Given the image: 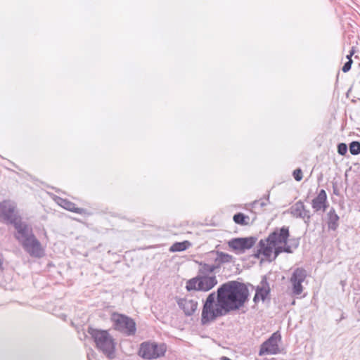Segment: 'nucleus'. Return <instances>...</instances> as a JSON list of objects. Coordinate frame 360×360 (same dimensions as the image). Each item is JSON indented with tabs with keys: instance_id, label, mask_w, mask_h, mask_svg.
Segmentation results:
<instances>
[{
	"instance_id": "obj_1",
	"label": "nucleus",
	"mask_w": 360,
	"mask_h": 360,
	"mask_svg": "<svg viewBox=\"0 0 360 360\" xmlns=\"http://www.w3.org/2000/svg\"><path fill=\"white\" fill-rule=\"evenodd\" d=\"M250 292L244 283L231 281L221 284L217 290L208 295L203 303L201 323L207 325L218 317L237 311L248 301Z\"/></svg>"
},
{
	"instance_id": "obj_2",
	"label": "nucleus",
	"mask_w": 360,
	"mask_h": 360,
	"mask_svg": "<svg viewBox=\"0 0 360 360\" xmlns=\"http://www.w3.org/2000/svg\"><path fill=\"white\" fill-rule=\"evenodd\" d=\"M88 333L99 350L110 359L115 357L116 343L108 330L89 327Z\"/></svg>"
},
{
	"instance_id": "obj_3",
	"label": "nucleus",
	"mask_w": 360,
	"mask_h": 360,
	"mask_svg": "<svg viewBox=\"0 0 360 360\" xmlns=\"http://www.w3.org/2000/svg\"><path fill=\"white\" fill-rule=\"evenodd\" d=\"M113 328L124 335L133 336L136 332V324L134 320L123 314L115 312L111 316Z\"/></svg>"
},
{
	"instance_id": "obj_4",
	"label": "nucleus",
	"mask_w": 360,
	"mask_h": 360,
	"mask_svg": "<svg viewBox=\"0 0 360 360\" xmlns=\"http://www.w3.org/2000/svg\"><path fill=\"white\" fill-rule=\"evenodd\" d=\"M217 277L207 275H197L189 279L186 283L187 291H202L207 292L212 289L217 284Z\"/></svg>"
},
{
	"instance_id": "obj_5",
	"label": "nucleus",
	"mask_w": 360,
	"mask_h": 360,
	"mask_svg": "<svg viewBox=\"0 0 360 360\" xmlns=\"http://www.w3.org/2000/svg\"><path fill=\"white\" fill-rule=\"evenodd\" d=\"M166 351L165 343L146 341L140 345L139 355L144 359L151 360L164 356Z\"/></svg>"
},
{
	"instance_id": "obj_6",
	"label": "nucleus",
	"mask_w": 360,
	"mask_h": 360,
	"mask_svg": "<svg viewBox=\"0 0 360 360\" xmlns=\"http://www.w3.org/2000/svg\"><path fill=\"white\" fill-rule=\"evenodd\" d=\"M20 217L14 201L4 200L0 202V221L12 225Z\"/></svg>"
},
{
	"instance_id": "obj_7",
	"label": "nucleus",
	"mask_w": 360,
	"mask_h": 360,
	"mask_svg": "<svg viewBox=\"0 0 360 360\" xmlns=\"http://www.w3.org/2000/svg\"><path fill=\"white\" fill-rule=\"evenodd\" d=\"M281 340V335L278 331L274 333L260 346L259 356L274 355L281 352L278 342Z\"/></svg>"
},
{
	"instance_id": "obj_8",
	"label": "nucleus",
	"mask_w": 360,
	"mask_h": 360,
	"mask_svg": "<svg viewBox=\"0 0 360 360\" xmlns=\"http://www.w3.org/2000/svg\"><path fill=\"white\" fill-rule=\"evenodd\" d=\"M257 240L256 236L233 238L228 241V245L237 254H243L247 250L252 248Z\"/></svg>"
},
{
	"instance_id": "obj_9",
	"label": "nucleus",
	"mask_w": 360,
	"mask_h": 360,
	"mask_svg": "<svg viewBox=\"0 0 360 360\" xmlns=\"http://www.w3.org/2000/svg\"><path fill=\"white\" fill-rule=\"evenodd\" d=\"M289 237V227L283 226L281 228H276L264 240L266 241L267 245L273 249L274 247L278 244L288 243Z\"/></svg>"
},
{
	"instance_id": "obj_10",
	"label": "nucleus",
	"mask_w": 360,
	"mask_h": 360,
	"mask_svg": "<svg viewBox=\"0 0 360 360\" xmlns=\"http://www.w3.org/2000/svg\"><path fill=\"white\" fill-rule=\"evenodd\" d=\"M20 245L23 250L32 257L41 258L44 255L41 244L34 234L27 240L22 241Z\"/></svg>"
},
{
	"instance_id": "obj_11",
	"label": "nucleus",
	"mask_w": 360,
	"mask_h": 360,
	"mask_svg": "<svg viewBox=\"0 0 360 360\" xmlns=\"http://www.w3.org/2000/svg\"><path fill=\"white\" fill-rule=\"evenodd\" d=\"M307 277V272L302 268H297L294 270L290 279L292 283V292L295 295H300L303 291L302 282Z\"/></svg>"
},
{
	"instance_id": "obj_12",
	"label": "nucleus",
	"mask_w": 360,
	"mask_h": 360,
	"mask_svg": "<svg viewBox=\"0 0 360 360\" xmlns=\"http://www.w3.org/2000/svg\"><path fill=\"white\" fill-rule=\"evenodd\" d=\"M12 225L16 230L14 237L20 243L34 235L32 226L22 221L21 217Z\"/></svg>"
},
{
	"instance_id": "obj_13",
	"label": "nucleus",
	"mask_w": 360,
	"mask_h": 360,
	"mask_svg": "<svg viewBox=\"0 0 360 360\" xmlns=\"http://www.w3.org/2000/svg\"><path fill=\"white\" fill-rule=\"evenodd\" d=\"M290 214L296 217L304 220V222L308 226L310 223L311 214L310 211L306 209V206L303 202L299 200L296 202L290 209Z\"/></svg>"
},
{
	"instance_id": "obj_14",
	"label": "nucleus",
	"mask_w": 360,
	"mask_h": 360,
	"mask_svg": "<svg viewBox=\"0 0 360 360\" xmlns=\"http://www.w3.org/2000/svg\"><path fill=\"white\" fill-rule=\"evenodd\" d=\"M329 204L328 202L327 194L325 190L321 189L318 193L317 196L315 197L311 201V207L314 212H326L328 207Z\"/></svg>"
},
{
	"instance_id": "obj_15",
	"label": "nucleus",
	"mask_w": 360,
	"mask_h": 360,
	"mask_svg": "<svg viewBox=\"0 0 360 360\" xmlns=\"http://www.w3.org/2000/svg\"><path fill=\"white\" fill-rule=\"evenodd\" d=\"M176 302L179 307L184 311L186 316H192L198 308V302L193 300L180 298Z\"/></svg>"
},
{
	"instance_id": "obj_16",
	"label": "nucleus",
	"mask_w": 360,
	"mask_h": 360,
	"mask_svg": "<svg viewBox=\"0 0 360 360\" xmlns=\"http://www.w3.org/2000/svg\"><path fill=\"white\" fill-rule=\"evenodd\" d=\"M256 292L260 296V299L264 302L266 299H270L269 295L271 292V288L267 281L266 276H263L259 285L257 286Z\"/></svg>"
},
{
	"instance_id": "obj_17",
	"label": "nucleus",
	"mask_w": 360,
	"mask_h": 360,
	"mask_svg": "<svg viewBox=\"0 0 360 360\" xmlns=\"http://www.w3.org/2000/svg\"><path fill=\"white\" fill-rule=\"evenodd\" d=\"M272 253V248L266 244V241L261 239L258 243L257 250L253 254V257L259 259L260 255H262L268 259L269 262H272V259H271Z\"/></svg>"
},
{
	"instance_id": "obj_18",
	"label": "nucleus",
	"mask_w": 360,
	"mask_h": 360,
	"mask_svg": "<svg viewBox=\"0 0 360 360\" xmlns=\"http://www.w3.org/2000/svg\"><path fill=\"white\" fill-rule=\"evenodd\" d=\"M340 217L333 207L327 213V224L329 230L335 231L339 226Z\"/></svg>"
},
{
	"instance_id": "obj_19",
	"label": "nucleus",
	"mask_w": 360,
	"mask_h": 360,
	"mask_svg": "<svg viewBox=\"0 0 360 360\" xmlns=\"http://www.w3.org/2000/svg\"><path fill=\"white\" fill-rule=\"evenodd\" d=\"M58 204L63 208H64L68 211H70V212H75L77 214H83V212H84L83 208L77 207L76 205L74 202H72L67 199L59 198Z\"/></svg>"
},
{
	"instance_id": "obj_20",
	"label": "nucleus",
	"mask_w": 360,
	"mask_h": 360,
	"mask_svg": "<svg viewBox=\"0 0 360 360\" xmlns=\"http://www.w3.org/2000/svg\"><path fill=\"white\" fill-rule=\"evenodd\" d=\"M210 254H216L217 257L214 259L216 264H219V267L221 264L230 263L233 262V257L228 253H225L221 251H212Z\"/></svg>"
},
{
	"instance_id": "obj_21",
	"label": "nucleus",
	"mask_w": 360,
	"mask_h": 360,
	"mask_svg": "<svg viewBox=\"0 0 360 360\" xmlns=\"http://www.w3.org/2000/svg\"><path fill=\"white\" fill-rule=\"evenodd\" d=\"M199 264L198 275H207L214 272L217 269L219 268V264H208L202 262H198Z\"/></svg>"
},
{
	"instance_id": "obj_22",
	"label": "nucleus",
	"mask_w": 360,
	"mask_h": 360,
	"mask_svg": "<svg viewBox=\"0 0 360 360\" xmlns=\"http://www.w3.org/2000/svg\"><path fill=\"white\" fill-rule=\"evenodd\" d=\"M191 246V243L188 240H184L182 242H175L169 248V251L172 252H182L186 250Z\"/></svg>"
},
{
	"instance_id": "obj_23",
	"label": "nucleus",
	"mask_w": 360,
	"mask_h": 360,
	"mask_svg": "<svg viewBox=\"0 0 360 360\" xmlns=\"http://www.w3.org/2000/svg\"><path fill=\"white\" fill-rule=\"evenodd\" d=\"M233 219L236 224L244 226L248 224L246 219H249V217L242 212H238L233 215Z\"/></svg>"
},
{
	"instance_id": "obj_24",
	"label": "nucleus",
	"mask_w": 360,
	"mask_h": 360,
	"mask_svg": "<svg viewBox=\"0 0 360 360\" xmlns=\"http://www.w3.org/2000/svg\"><path fill=\"white\" fill-rule=\"evenodd\" d=\"M349 152L353 155L360 154V142L357 141H352L349 143Z\"/></svg>"
},
{
	"instance_id": "obj_25",
	"label": "nucleus",
	"mask_w": 360,
	"mask_h": 360,
	"mask_svg": "<svg viewBox=\"0 0 360 360\" xmlns=\"http://www.w3.org/2000/svg\"><path fill=\"white\" fill-rule=\"evenodd\" d=\"M338 153L340 155H345L347 153V146L345 143H340L338 145Z\"/></svg>"
},
{
	"instance_id": "obj_26",
	"label": "nucleus",
	"mask_w": 360,
	"mask_h": 360,
	"mask_svg": "<svg viewBox=\"0 0 360 360\" xmlns=\"http://www.w3.org/2000/svg\"><path fill=\"white\" fill-rule=\"evenodd\" d=\"M274 257L271 259L272 261L275 260L276 257L282 252H283V245H276L273 248Z\"/></svg>"
},
{
	"instance_id": "obj_27",
	"label": "nucleus",
	"mask_w": 360,
	"mask_h": 360,
	"mask_svg": "<svg viewBox=\"0 0 360 360\" xmlns=\"http://www.w3.org/2000/svg\"><path fill=\"white\" fill-rule=\"evenodd\" d=\"M292 176L297 181H300L303 178L302 169L300 168L295 169L292 172Z\"/></svg>"
},
{
	"instance_id": "obj_28",
	"label": "nucleus",
	"mask_w": 360,
	"mask_h": 360,
	"mask_svg": "<svg viewBox=\"0 0 360 360\" xmlns=\"http://www.w3.org/2000/svg\"><path fill=\"white\" fill-rule=\"evenodd\" d=\"M288 242H289V245L294 248V250H296L300 245V238H292L289 239Z\"/></svg>"
},
{
	"instance_id": "obj_29",
	"label": "nucleus",
	"mask_w": 360,
	"mask_h": 360,
	"mask_svg": "<svg viewBox=\"0 0 360 360\" xmlns=\"http://www.w3.org/2000/svg\"><path fill=\"white\" fill-rule=\"evenodd\" d=\"M353 60L352 58H349V60H347L342 68V70L343 72H347L351 70Z\"/></svg>"
},
{
	"instance_id": "obj_30",
	"label": "nucleus",
	"mask_w": 360,
	"mask_h": 360,
	"mask_svg": "<svg viewBox=\"0 0 360 360\" xmlns=\"http://www.w3.org/2000/svg\"><path fill=\"white\" fill-rule=\"evenodd\" d=\"M283 244H284V245H283V252H286L288 254H291L293 252V251L295 250L294 248H292L289 244H288V243H283Z\"/></svg>"
},
{
	"instance_id": "obj_31",
	"label": "nucleus",
	"mask_w": 360,
	"mask_h": 360,
	"mask_svg": "<svg viewBox=\"0 0 360 360\" xmlns=\"http://www.w3.org/2000/svg\"><path fill=\"white\" fill-rule=\"evenodd\" d=\"M333 193L334 195L337 196H339L340 195V190L338 188L336 182H333Z\"/></svg>"
},
{
	"instance_id": "obj_32",
	"label": "nucleus",
	"mask_w": 360,
	"mask_h": 360,
	"mask_svg": "<svg viewBox=\"0 0 360 360\" xmlns=\"http://www.w3.org/2000/svg\"><path fill=\"white\" fill-rule=\"evenodd\" d=\"M255 205H259L261 207H263L266 205V203L264 201L255 200L253 203Z\"/></svg>"
},
{
	"instance_id": "obj_33",
	"label": "nucleus",
	"mask_w": 360,
	"mask_h": 360,
	"mask_svg": "<svg viewBox=\"0 0 360 360\" xmlns=\"http://www.w3.org/2000/svg\"><path fill=\"white\" fill-rule=\"evenodd\" d=\"M259 300H261L260 296L257 294V292H255V296L253 297V301L254 302L257 303L259 301Z\"/></svg>"
},
{
	"instance_id": "obj_34",
	"label": "nucleus",
	"mask_w": 360,
	"mask_h": 360,
	"mask_svg": "<svg viewBox=\"0 0 360 360\" xmlns=\"http://www.w3.org/2000/svg\"><path fill=\"white\" fill-rule=\"evenodd\" d=\"M354 53V49H352L349 53V55L347 56V58L348 59V60H349V58H352V55Z\"/></svg>"
},
{
	"instance_id": "obj_35",
	"label": "nucleus",
	"mask_w": 360,
	"mask_h": 360,
	"mask_svg": "<svg viewBox=\"0 0 360 360\" xmlns=\"http://www.w3.org/2000/svg\"><path fill=\"white\" fill-rule=\"evenodd\" d=\"M356 307L358 309V311L360 313V300H358L356 304Z\"/></svg>"
},
{
	"instance_id": "obj_36",
	"label": "nucleus",
	"mask_w": 360,
	"mask_h": 360,
	"mask_svg": "<svg viewBox=\"0 0 360 360\" xmlns=\"http://www.w3.org/2000/svg\"><path fill=\"white\" fill-rule=\"evenodd\" d=\"M220 360H231V359L226 356H222L220 358Z\"/></svg>"
},
{
	"instance_id": "obj_37",
	"label": "nucleus",
	"mask_w": 360,
	"mask_h": 360,
	"mask_svg": "<svg viewBox=\"0 0 360 360\" xmlns=\"http://www.w3.org/2000/svg\"><path fill=\"white\" fill-rule=\"evenodd\" d=\"M1 270H2V261L0 259V271H1Z\"/></svg>"
}]
</instances>
